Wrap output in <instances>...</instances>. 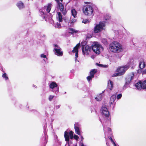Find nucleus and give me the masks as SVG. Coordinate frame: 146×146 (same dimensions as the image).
<instances>
[{
    "mask_svg": "<svg viewBox=\"0 0 146 146\" xmlns=\"http://www.w3.org/2000/svg\"><path fill=\"white\" fill-rule=\"evenodd\" d=\"M52 4L49 3L47 6H44L39 10L40 15L43 19H45L46 21H50V23L54 24V21L52 19V16L50 13H48L51 9Z\"/></svg>",
    "mask_w": 146,
    "mask_h": 146,
    "instance_id": "obj_1",
    "label": "nucleus"
},
{
    "mask_svg": "<svg viewBox=\"0 0 146 146\" xmlns=\"http://www.w3.org/2000/svg\"><path fill=\"white\" fill-rule=\"evenodd\" d=\"M102 115L104 116L106 118H107L108 121H107V119H106V121L105 122H102L101 119L99 118V120L100 121L101 123H102L103 127L104 132L105 135V137H106V126L110 124V120L111 118L109 117L110 113L108 111L107 108L104 106H102Z\"/></svg>",
    "mask_w": 146,
    "mask_h": 146,
    "instance_id": "obj_2",
    "label": "nucleus"
},
{
    "mask_svg": "<svg viewBox=\"0 0 146 146\" xmlns=\"http://www.w3.org/2000/svg\"><path fill=\"white\" fill-rule=\"evenodd\" d=\"M84 14L88 16H93L95 11H97L98 8L94 5H87L83 8Z\"/></svg>",
    "mask_w": 146,
    "mask_h": 146,
    "instance_id": "obj_3",
    "label": "nucleus"
},
{
    "mask_svg": "<svg viewBox=\"0 0 146 146\" xmlns=\"http://www.w3.org/2000/svg\"><path fill=\"white\" fill-rule=\"evenodd\" d=\"M110 50L113 52H119L122 50V45L119 42L114 41L110 44L109 46Z\"/></svg>",
    "mask_w": 146,
    "mask_h": 146,
    "instance_id": "obj_4",
    "label": "nucleus"
},
{
    "mask_svg": "<svg viewBox=\"0 0 146 146\" xmlns=\"http://www.w3.org/2000/svg\"><path fill=\"white\" fill-rule=\"evenodd\" d=\"M129 68V65H126L123 66L118 68L117 69V73H115L113 75V77H116L118 76H121L125 73V71Z\"/></svg>",
    "mask_w": 146,
    "mask_h": 146,
    "instance_id": "obj_5",
    "label": "nucleus"
},
{
    "mask_svg": "<svg viewBox=\"0 0 146 146\" xmlns=\"http://www.w3.org/2000/svg\"><path fill=\"white\" fill-rule=\"evenodd\" d=\"M86 43L85 42H82L81 43L82 52L84 55L88 54L91 49V47L88 45H86Z\"/></svg>",
    "mask_w": 146,
    "mask_h": 146,
    "instance_id": "obj_6",
    "label": "nucleus"
},
{
    "mask_svg": "<svg viewBox=\"0 0 146 146\" xmlns=\"http://www.w3.org/2000/svg\"><path fill=\"white\" fill-rule=\"evenodd\" d=\"M105 26V22H100L99 24H96L94 27V32L95 33H98L100 32L103 29Z\"/></svg>",
    "mask_w": 146,
    "mask_h": 146,
    "instance_id": "obj_7",
    "label": "nucleus"
},
{
    "mask_svg": "<svg viewBox=\"0 0 146 146\" xmlns=\"http://www.w3.org/2000/svg\"><path fill=\"white\" fill-rule=\"evenodd\" d=\"M50 88L52 89L51 91L57 94L59 92V87L54 82H52L49 85Z\"/></svg>",
    "mask_w": 146,
    "mask_h": 146,
    "instance_id": "obj_8",
    "label": "nucleus"
},
{
    "mask_svg": "<svg viewBox=\"0 0 146 146\" xmlns=\"http://www.w3.org/2000/svg\"><path fill=\"white\" fill-rule=\"evenodd\" d=\"M54 46L53 51L54 54L58 56H62L63 54V52L62 51L61 48L56 44H54Z\"/></svg>",
    "mask_w": 146,
    "mask_h": 146,
    "instance_id": "obj_9",
    "label": "nucleus"
},
{
    "mask_svg": "<svg viewBox=\"0 0 146 146\" xmlns=\"http://www.w3.org/2000/svg\"><path fill=\"white\" fill-rule=\"evenodd\" d=\"M135 86L138 90L146 89V80L139 81L135 84Z\"/></svg>",
    "mask_w": 146,
    "mask_h": 146,
    "instance_id": "obj_10",
    "label": "nucleus"
},
{
    "mask_svg": "<svg viewBox=\"0 0 146 146\" xmlns=\"http://www.w3.org/2000/svg\"><path fill=\"white\" fill-rule=\"evenodd\" d=\"M101 47H102L100 45L98 44L97 42H95L92 46V49L96 54H99L100 53V49Z\"/></svg>",
    "mask_w": 146,
    "mask_h": 146,
    "instance_id": "obj_11",
    "label": "nucleus"
},
{
    "mask_svg": "<svg viewBox=\"0 0 146 146\" xmlns=\"http://www.w3.org/2000/svg\"><path fill=\"white\" fill-rule=\"evenodd\" d=\"M58 4V8L60 11H61L63 15H65L67 13L66 9H64V5L61 3L59 2V1L61 2L63 0H55Z\"/></svg>",
    "mask_w": 146,
    "mask_h": 146,
    "instance_id": "obj_12",
    "label": "nucleus"
},
{
    "mask_svg": "<svg viewBox=\"0 0 146 146\" xmlns=\"http://www.w3.org/2000/svg\"><path fill=\"white\" fill-rule=\"evenodd\" d=\"M44 134H43L42 136L41 141L42 142V143H43L44 146H45L47 142V139L48 138L45 128H44Z\"/></svg>",
    "mask_w": 146,
    "mask_h": 146,
    "instance_id": "obj_13",
    "label": "nucleus"
},
{
    "mask_svg": "<svg viewBox=\"0 0 146 146\" xmlns=\"http://www.w3.org/2000/svg\"><path fill=\"white\" fill-rule=\"evenodd\" d=\"M78 87L79 88L82 89L83 91L87 92L88 94H90L91 93L89 89L88 88L84 83L79 84L78 85Z\"/></svg>",
    "mask_w": 146,
    "mask_h": 146,
    "instance_id": "obj_14",
    "label": "nucleus"
},
{
    "mask_svg": "<svg viewBox=\"0 0 146 146\" xmlns=\"http://www.w3.org/2000/svg\"><path fill=\"white\" fill-rule=\"evenodd\" d=\"M145 64L144 62V60L142 59L140 61L139 63V67L140 69H139L137 71V72L139 74L142 73V70L145 66Z\"/></svg>",
    "mask_w": 146,
    "mask_h": 146,
    "instance_id": "obj_15",
    "label": "nucleus"
},
{
    "mask_svg": "<svg viewBox=\"0 0 146 146\" xmlns=\"http://www.w3.org/2000/svg\"><path fill=\"white\" fill-rule=\"evenodd\" d=\"M80 43L77 44L76 46L73 48L72 51V52L75 53V60L76 62L77 58L78 57V49L80 48Z\"/></svg>",
    "mask_w": 146,
    "mask_h": 146,
    "instance_id": "obj_16",
    "label": "nucleus"
},
{
    "mask_svg": "<svg viewBox=\"0 0 146 146\" xmlns=\"http://www.w3.org/2000/svg\"><path fill=\"white\" fill-rule=\"evenodd\" d=\"M103 94L101 93L97 95V96L94 98V99L92 98L90 99V101L92 104L94 103L95 102V100L97 101H100L102 99Z\"/></svg>",
    "mask_w": 146,
    "mask_h": 146,
    "instance_id": "obj_17",
    "label": "nucleus"
},
{
    "mask_svg": "<svg viewBox=\"0 0 146 146\" xmlns=\"http://www.w3.org/2000/svg\"><path fill=\"white\" fill-rule=\"evenodd\" d=\"M116 98V96L115 94L113 95L110 98V104L111 107H113V108L115 104V102H114Z\"/></svg>",
    "mask_w": 146,
    "mask_h": 146,
    "instance_id": "obj_18",
    "label": "nucleus"
},
{
    "mask_svg": "<svg viewBox=\"0 0 146 146\" xmlns=\"http://www.w3.org/2000/svg\"><path fill=\"white\" fill-rule=\"evenodd\" d=\"M134 77V75L133 73L131 76L129 75L126 78V82L129 84L133 79Z\"/></svg>",
    "mask_w": 146,
    "mask_h": 146,
    "instance_id": "obj_19",
    "label": "nucleus"
},
{
    "mask_svg": "<svg viewBox=\"0 0 146 146\" xmlns=\"http://www.w3.org/2000/svg\"><path fill=\"white\" fill-rule=\"evenodd\" d=\"M17 6L19 9H21L25 7L23 3L21 1H19L17 4Z\"/></svg>",
    "mask_w": 146,
    "mask_h": 146,
    "instance_id": "obj_20",
    "label": "nucleus"
},
{
    "mask_svg": "<svg viewBox=\"0 0 146 146\" xmlns=\"http://www.w3.org/2000/svg\"><path fill=\"white\" fill-rule=\"evenodd\" d=\"M108 88L110 90H111L113 87V82L111 80H109L108 82Z\"/></svg>",
    "mask_w": 146,
    "mask_h": 146,
    "instance_id": "obj_21",
    "label": "nucleus"
},
{
    "mask_svg": "<svg viewBox=\"0 0 146 146\" xmlns=\"http://www.w3.org/2000/svg\"><path fill=\"white\" fill-rule=\"evenodd\" d=\"M69 33L72 34H74L76 33H77L78 31L73 28H69L68 29Z\"/></svg>",
    "mask_w": 146,
    "mask_h": 146,
    "instance_id": "obj_22",
    "label": "nucleus"
},
{
    "mask_svg": "<svg viewBox=\"0 0 146 146\" xmlns=\"http://www.w3.org/2000/svg\"><path fill=\"white\" fill-rule=\"evenodd\" d=\"M64 136L65 141H69V137L68 135V133L67 131H65Z\"/></svg>",
    "mask_w": 146,
    "mask_h": 146,
    "instance_id": "obj_23",
    "label": "nucleus"
},
{
    "mask_svg": "<svg viewBox=\"0 0 146 146\" xmlns=\"http://www.w3.org/2000/svg\"><path fill=\"white\" fill-rule=\"evenodd\" d=\"M57 19H58V21L59 22H61L62 21L63 18L61 13H58V16L57 17Z\"/></svg>",
    "mask_w": 146,
    "mask_h": 146,
    "instance_id": "obj_24",
    "label": "nucleus"
},
{
    "mask_svg": "<svg viewBox=\"0 0 146 146\" xmlns=\"http://www.w3.org/2000/svg\"><path fill=\"white\" fill-rule=\"evenodd\" d=\"M97 72V70L96 69H92L90 71V76H92V77H94V75Z\"/></svg>",
    "mask_w": 146,
    "mask_h": 146,
    "instance_id": "obj_25",
    "label": "nucleus"
},
{
    "mask_svg": "<svg viewBox=\"0 0 146 146\" xmlns=\"http://www.w3.org/2000/svg\"><path fill=\"white\" fill-rule=\"evenodd\" d=\"M71 13L73 17L76 18L77 14V12L76 10L74 9H72L71 10Z\"/></svg>",
    "mask_w": 146,
    "mask_h": 146,
    "instance_id": "obj_26",
    "label": "nucleus"
},
{
    "mask_svg": "<svg viewBox=\"0 0 146 146\" xmlns=\"http://www.w3.org/2000/svg\"><path fill=\"white\" fill-rule=\"evenodd\" d=\"M135 64L134 60L133 59L131 58L129 59V61L128 62L126 65H129V67L132 65H133Z\"/></svg>",
    "mask_w": 146,
    "mask_h": 146,
    "instance_id": "obj_27",
    "label": "nucleus"
},
{
    "mask_svg": "<svg viewBox=\"0 0 146 146\" xmlns=\"http://www.w3.org/2000/svg\"><path fill=\"white\" fill-rule=\"evenodd\" d=\"M111 17L110 15L109 14H106L104 16V19L105 20H109Z\"/></svg>",
    "mask_w": 146,
    "mask_h": 146,
    "instance_id": "obj_28",
    "label": "nucleus"
},
{
    "mask_svg": "<svg viewBox=\"0 0 146 146\" xmlns=\"http://www.w3.org/2000/svg\"><path fill=\"white\" fill-rule=\"evenodd\" d=\"M54 27L56 28L60 29V28L61 26V24L57 22L53 25Z\"/></svg>",
    "mask_w": 146,
    "mask_h": 146,
    "instance_id": "obj_29",
    "label": "nucleus"
},
{
    "mask_svg": "<svg viewBox=\"0 0 146 146\" xmlns=\"http://www.w3.org/2000/svg\"><path fill=\"white\" fill-rule=\"evenodd\" d=\"M40 57L43 58V60L45 62H46L47 60V58L46 55L44 54H42L40 55Z\"/></svg>",
    "mask_w": 146,
    "mask_h": 146,
    "instance_id": "obj_30",
    "label": "nucleus"
},
{
    "mask_svg": "<svg viewBox=\"0 0 146 146\" xmlns=\"http://www.w3.org/2000/svg\"><path fill=\"white\" fill-rule=\"evenodd\" d=\"M2 77L3 78L5 79V80H7L8 79V77L7 76V74L5 72H4V73L3 74Z\"/></svg>",
    "mask_w": 146,
    "mask_h": 146,
    "instance_id": "obj_31",
    "label": "nucleus"
},
{
    "mask_svg": "<svg viewBox=\"0 0 146 146\" xmlns=\"http://www.w3.org/2000/svg\"><path fill=\"white\" fill-rule=\"evenodd\" d=\"M75 129L76 133L78 134V135H80V129L79 128H74Z\"/></svg>",
    "mask_w": 146,
    "mask_h": 146,
    "instance_id": "obj_32",
    "label": "nucleus"
},
{
    "mask_svg": "<svg viewBox=\"0 0 146 146\" xmlns=\"http://www.w3.org/2000/svg\"><path fill=\"white\" fill-rule=\"evenodd\" d=\"M129 84L127 83V82H125V85L123 87V89L124 90H125L129 85Z\"/></svg>",
    "mask_w": 146,
    "mask_h": 146,
    "instance_id": "obj_33",
    "label": "nucleus"
},
{
    "mask_svg": "<svg viewBox=\"0 0 146 146\" xmlns=\"http://www.w3.org/2000/svg\"><path fill=\"white\" fill-rule=\"evenodd\" d=\"M73 132L72 131H71L69 133V135L70 138L71 139H72L73 138Z\"/></svg>",
    "mask_w": 146,
    "mask_h": 146,
    "instance_id": "obj_34",
    "label": "nucleus"
},
{
    "mask_svg": "<svg viewBox=\"0 0 146 146\" xmlns=\"http://www.w3.org/2000/svg\"><path fill=\"white\" fill-rule=\"evenodd\" d=\"M94 77H92V76L90 75L87 76V79L88 82H90L92 80V79Z\"/></svg>",
    "mask_w": 146,
    "mask_h": 146,
    "instance_id": "obj_35",
    "label": "nucleus"
},
{
    "mask_svg": "<svg viewBox=\"0 0 146 146\" xmlns=\"http://www.w3.org/2000/svg\"><path fill=\"white\" fill-rule=\"evenodd\" d=\"M55 141L56 143V145H60L61 144V143L59 141L58 138L55 139Z\"/></svg>",
    "mask_w": 146,
    "mask_h": 146,
    "instance_id": "obj_36",
    "label": "nucleus"
},
{
    "mask_svg": "<svg viewBox=\"0 0 146 146\" xmlns=\"http://www.w3.org/2000/svg\"><path fill=\"white\" fill-rule=\"evenodd\" d=\"M76 20L74 18H72L71 17L70 18V21L71 23H73L75 22L76 21Z\"/></svg>",
    "mask_w": 146,
    "mask_h": 146,
    "instance_id": "obj_37",
    "label": "nucleus"
},
{
    "mask_svg": "<svg viewBox=\"0 0 146 146\" xmlns=\"http://www.w3.org/2000/svg\"><path fill=\"white\" fill-rule=\"evenodd\" d=\"M98 64L99 66L104 68H107L108 66V65H103L102 64Z\"/></svg>",
    "mask_w": 146,
    "mask_h": 146,
    "instance_id": "obj_38",
    "label": "nucleus"
},
{
    "mask_svg": "<svg viewBox=\"0 0 146 146\" xmlns=\"http://www.w3.org/2000/svg\"><path fill=\"white\" fill-rule=\"evenodd\" d=\"M82 23L84 24H87L89 23V21L88 19H85L83 20Z\"/></svg>",
    "mask_w": 146,
    "mask_h": 146,
    "instance_id": "obj_39",
    "label": "nucleus"
},
{
    "mask_svg": "<svg viewBox=\"0 0 146 146\" xmlns=\"http://www.w3.org/2000/svg\"><path fill=\"white\" fill-rule=\"evenodd\" d=\"M63 19L66 23H68L69 22V18L68 17H64L63 18Z\"/></svg>",
    "mask_w": 146,
    "mask_h": 146,
    "instance_id": "obj_40",
    "label": "nucleus"
},
{
    "mask_svg": "<svg viewBox=\"0 0 146 146\" xmlns=\"http://www.w3.org/2000/svg\"><path fill=\"white\" fill-rule=\"evenodd\" d=\"M74 125V128H79L80 126V124L78 123H76Z\"/></svg>",
    "mask_w": 146,
    "mask_h": 146,
    "instance_id": "obj_41",
    "label": "nucleus"
},
{
    "mask_svg": "<svg viewBox=\"0 0 146 146\" xmlns=\"http://www.w3.org/2000/svg\"><path fill=\"white\" fill-rule=\"evenodd\" d=\"M122 94H119L117 95V96H116V98L117 99H120L121 97H122Z\"/></svg>",
    "mask_w": 146,
    "mask_h": 146,
    "instance_id": "obj_42",
    "label": "nucleus"
},
{
    "mask_svg": "<svg viewBox=\"0 0 146 146\" xmlns=\"http://www.w3.org/2000/svg\"><path fill=\"white\" fill-rule=\"evenodd\" d=\"M54 96L52 95H50L49 97V100L50 101H51L52 99L54 98Z\"/></svg>",
    "mask_w": 146,
    "mask_h": 146,
    "instance_id": "obj_43",
    "label": "nucleus"
},
{
    "mask_svg": "<svg viewBox=\"0 0 146 146\" xmlns=\"http://www.w3.org/2000/svg\"><path fill=\"white\" fill-rule=\"evenodd\" d=\"M73 138L76 140H78L79 139L78 136L76 135H74Z\"/></svg>",
    "mask_w": 146,
    "mask_h": 146,
    "instance_id": "obj_44",
    "label": "nucleus"
},
{
    "mask_svg": "<svg viewBox=\"0 0 146 146\" xmlns=\"http://www.w3.org/2000/svg\"><path fill=\"white\" fill-rule=\"evenodd\" d=\"M60 106V105H59L58 106H55V108L56 110L58 109H59Z\"/></svg>",
    "mask_w": 146,
    "mask_h": 146,
    "instance_id": "obj_45",
    "label": "nucleus"
},
{
    "mask_svg": "<svg viewBox=\"0 0 146 146\" xmlns=\"http://www.w3.org/2000/svg\"><path fill=\"white\" fill-rule=\"evenodd\" d=\"M109 138L111 142L112 143H113V142H115L112 138L111 137H109Z\"/></svg>",
    "mask_w": 146,
    "mask_h": 146,
    "instance_id": "obj_46",
    "label": "nucleus"
},
{
    "mask_svg": "<svg viewBox=\"0 0 146 146\" xmlns=\"http://www.w3.org/2000/svg\"><path fill=\"white\" fill-rule=\"evenodd\" d=\"M30 110L31 112H33L35 113H37V111L35 110Z\"/></svg>",
    "mask_w": 146,
    "mask_h": 146,
    "instance_id": "obj_47",
    "label": "nucleus"
},
{
    "mask_svg": "<svg viewBox=\"0 0 146 146\" xmlns=\"http://www.w3.org/2000/svg\"><path fill=\"white\" fill-rule=\"evenodd\" d=\"M143 74H146V69L144 70L142 72Z\"/></svg>",
    "mask_w": 146,
    "mask_h": 146,
    "instance_id": "obj_48",
    "label": "nucleus"
},
{
    "mask_svg": "<svg viewBox=\"0 0 146 146\" xmlns=\"http://www.w3.org/2000/svg\"><path fill=\"white\" fill-rule=\"evenodd\" d=\"M108 132H111V130L110 128L108 127Z\"/></svg>",
    "mask_w": 146,
    "mask_h": 146,
    "instance_id": "obj_49",
    "label": "nucleus"
},
{
    "mask_svg": "<svg viewBox=\"0 0 146 146\" xmlns=\"http://www.w3.org/2000/svg\"><path fill=\"white\" fill-rule=\"evenodd\" d=\"M113 144L114 145V146H119L118 145H116L115 142H113Z\"/></svg>",
    "mask_w": 146,
    "mask_h": 146,
    "instance_id": "obj_50",
    "label": "nucleus"
},
{
    "mask_svg": "<svg viewBox=\"0 0 146 146\" xmlns=\"http://www.w3.org/2000/svg\"><path fill=\"white\" fill-rule=\"evenodd\" d=\"M1 70L2 72H3V73H4V72H5V71H3V69L2 68L1 69Z\"/></svg>",
    "mask_w": 146,
    "mask_h": 146,
    "instance_id": "obj_51",
    "label": "nucleus"
},
{
    "mask_svg": "<svg viewBox=\"0 0 146 146\" xmlns=\"http://www.w3.org/2000/svg\"><path fill=\"white\" fill-rule=\"evenodd\" d=\"M74 70H72L71 71V73H73L74 72Z\"/></svg>",
    "mask_w": 146,
    "mask_h": 146,
    "instance_id": "obj_52",
    "label": "nucleus"
},
{
    "mask_svg": "<svg viewBox=\"0 0 146 146\" xmlns=\"http://www.w3.org/2000/svg\"><path fill=\"white\" fill-rule=\"evenodd\" d=\"M33 86L35 87V88H37V87L35 85H33Z\"/></svg>",
    "mask_w": 146,
    "mask_h": 146,
    "instance_id": "obj_53",
    "label": "nucleus"
},
{
    "mask_svg": "<svg viewBox=\"0 0 146 146\" xmlns=\"http://www.w3.org/2000/svg\"><path fill=\"white\" fill-rule=\"evenodd\" d=\"M46 126V123H45V124L44 125V127H45V126Z\"/></svg>",
    "mask_w": 146,
    "mask_h": 146,
    "instance_id": "obj_54",
    "label": "nucleus"
},
{
    "mask_svg": "<svg viewBox=\"0 0 146 146\" xmlns=\"http://www.w3.org/2000/svg\"><path fill=\"white\" fill-rule=\"evenodd\" d=\"M42 37H45V35H43L42 36Z\"/></svg>",
    "mask_w": 146,
    "mask_h": 146,
    "instance_id": "obj_55",
    "label": "nucleus"
},
{
    "mask_svg": "<svg viewBox=\"0 0 146 146\" xmlns=\"http://www.w3.org/2000/svg\"><path fill=\"white\" fill-rule=\"evenodd\" d=\"M121 56H118V58H121Z\"/></svg>",
    "mask_w": 146,
    "mask_h": 146,
    "instance_id": "obj_56",
    "label": "nucleus"
},
{
    "mask_svg": "<svg viewBox=\"0 0 146 146\" xmlns=\"http://www.w3.org/2000/svg\"><path fill=\"white\" fill-rule=\"evenodd\" d=\"M55 138H58V137L56 135V136L55 137Z\"/></svg>",
    "mask_w": 146,
    "mask_h": 146,
    "instance_id": "obj_57",
    "label": "nucleus"
},
{
    "mask_svg": "<svg viewBox=\"0 0 146 146\" xmlns=\"http://www.w3.org/2000/svg\"><path fill=\"white\" fill-rule=\"evenodd\" d=\"M79 62V61L77 59V60H76V62Z\"/></svg>",
    "mask_w": 146,
    "mask_h": 146,
    "instance_id": "obj_58",
    "label": "nucleus"
},
{
    "mask_svg": "<svg viewBox=\"0 0 146 146\" xmlns=\"http://www.w3.org/2000/svg\"><path fill=\"white\" fill-rule=\"evenodd\" d=\"M106 145H107L108 146V143H107V142H106Z\"/></svg>",
    "mask_w": 146,
    "mask_h": 146,
    "instance_id": "obj_59",
    "label": "nucleus"
},
{
    "mask_svg": "<svg viewBox=\"0 0 146 146\" xmlns=\"http://www.w3.org/2000/svg\"><path fill=\"white\" fill-rule=\"evenodd\" d=\"M52 112H53V113H52V114H53V113H54V110H53Z\"/></svg>",
    "mask_w": 146,
    "mask_h": 146,
    "instance_id": "obj_60",
    "label": "nucleus"
},
{
    "mask_svg": "<svg viewBox=\"0 0 146 146\" xmlns=\"http://www.w3.org/2000/svg\"><path fill=\"white\" fill-rule=\"evenodd\" d=\"M66 92H64V94H66Z\"/></svg>",
    "mask_w": 146,
    "mask_h": 146,
    "instance_id": "obj_61",
    "label": "nucleus"
},
{
    "mask_svg": "<svg viewBox=\"0 0 146 146\" xmlns=\"http://www.w3.org/2000/svg\"><path fill=\"white\" fill-rule=\"evenodd\" d=\"M82 139H83V138L82 137Z\"/></svg>",
    "mask_w": 146,
    "mask_h": 146,
    "instance_id": "obj_62",
    "label": "nucleus"
},
{
    "mask_svg": "<svg viewBox=\"0 0 146 146\" xmlns=\"http://www.w3.org/2000/svg\"><path fill=\"white\" fill-rule=\"evenodd\" d=\"M75 146H77V145H76Z\"/></svg>",
    "mask_w": 146,
    "mask_h": 146,
    "instance_id": "obj_63",
    "label": "nucleus"
}]
</instances>
